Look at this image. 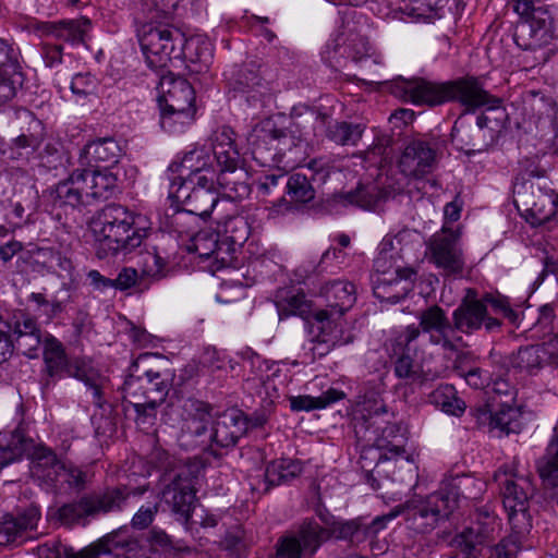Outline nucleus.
Segmentation results:
<instances>
[{"label": "nucleus", "instance_id": "nucleus-1", "mask_svg": "<svg viewBox=\"0 0 558 558\" xmlns=\"http://www.w3.org/2000/svg\"><path fill=\"white\" fill-rule=\"evenodd\" d=\"M305 132L301 122L291 121L281 128L272 119L257 123L247 135L252 157L262 166L282 163L284 170L296 166L303 153Z\"/></svg>", "mask_w": 558, "mask_h": 558}, {"label": "nucleus", "instance_id": "nucleus-2", "mask_svg": "<svg viewBox=\"0 0 558 558\" xmlns=\"http://www.w3.org/2000/svg\"><path fill=\"white\" fill-rule=\"evenodd\" d=\"M99 258L129 254L140 247L146 229L135 226V215L119 204L105 206L90 222Z\"/></svg>", "mask_w": 558, "mask_h": 558}, {"label": "nucleus", "instance_id": "nucleus-3", "mask_svg": "<svg viewBox=\"0 0 558 558\" xmlns=\"http://www.w3.org/2000/svg\"><path fill=\"white\" fill-rule=\"evenodd\" d=\"M459 501V487L454 483H448L424 498L411 499L396 507L390 513L377 518L375 523L391 521L403 514L410 530L428 534L449 519Z\"/></svg>", "mask_w": 558, "mask_h": 558}, {"label": "nucleus", "instance_id": "nucleus-4", "mask_svg": "<svg viewBox=\"0 0 558 558\" xmlns=\"http://www.w3.org/2000/svg\"><path fill=\"white\" fill-rule=\"evenodd\" d=\"M169 196L184 205L182 211H178L173 223L179 226L187 215L206 219L216 207L219 193L211 178L183 175L170 177Z\"/></svg>", "mask_w": 558, "mask_h": 558}, {"label": "nucleus", "instance_id": "nucleus-5", "mask_svg": "<svg viewBox=\"0 0 558 558\" xmlns=\"http://www.w3.org/2000/svg\"><path fill=\"white\" fill-rule=\"evenodd\" d=\"M514 9L520 15L513 34L518 47L523 50H537L553 44V17L545 7H535L531 0H520Z\"/></svg>", "mask_w": 558, "mask_h": 558}, {"label": "nucleus", "instance_id": "nucleus-6", "mask_svg": "<svg viewBox=\"0 0 558 558\" xmlns=\"http://www.w3.org/2000/svg\"><path fill=\"white\" fill-rule=\"evenodd\" d=\"M509 475L510 477L501 482L502 504L511 532L519 541L527 535L533 526L530 501L535 487L529 476L519 475L512 471Z\"/></svg>", "mask_w": 558, "mask_h": 558}, {"label": "nucleus", "instance_id": "nucleus-7", "mask_svg": "<svg viewBox=\"0 0 558 558\" xmlns=\"http://www.w3.org/2000/svg\"><path fill=\"white\" fill-rule=\"evenodd\" d=\"M320 295L325 299L327 308L315 312L314 319L317 323V329L322 331L323 342L345 343L342 341L337 327L336 317L342 316L349 311L355 300V287L347 280H333L326 283Z\"/></svg>", "mask_w": 558, "mask_h": 558}, {"label": "nucleus", "instance_id": "nucleus-8", "mask_svg": "<svg viewBox=\"0 0 558 558\" xmlns=\"http://www.w3.org/2000/svg\"><path fill=\"white\" fill-rule=\"evenodd\" d=\"M138 40L148 66L165 69L172 58L183 54L184 37L166 26L144 24L138 31Z\"/></svg>", "mask_w": 558, "mask_h": 558}, {"label": "nucleus", "instance_id": "nucleus-9", "mask_svg": "<svg viewBox=\"0 0 558 558\" xmlns=\"http://www.w3.org/2000/svg\"><path fill=\"white\" fill-rule=\"evenodd\" d=\"M390 349L397 360L395 375L398 378L415 380L422 373L423 365L433 359L421 345V331L414 325L407 326L390 339Z\"/></svg>", "mask_w": 558, "mask_h": 558}, {"label": "nucleus", "instance_id": "nucleus-10", "mask_svg": "<svg viewBox=\"0 0 558 558\" xmlns=\"http://www.w3.org/2000/svg\"><path fill=\"white\" fill-rule=\"evenodd\" d=\"M452 324L456 335L457 331L472 335L482 327L487 332H495L501 327V320L489 315L485 302L481 301L474 289H466L461 303L452 312Z\"/></svg>", "mask_w": 558, "mask_h": 558}, {"label": "nucleus", "instance_id": "nucleus-11", "mask_svg": "<svg viewBox=\"0 0 558 558\" xmlns=\"http://www.w3.org/2000/svg\"><path fill=\"white\" fill-rule=\"evenodd\" d=\"M227 80L233 97L244 100L250 107H264L271 97L268 83L253 62L235 66L227 74Z\"/></svg>", "mask_w": 558, "mask_h": 558}, {"label": "nucleus", "instance_id": "nucleus-12", "mask_svg": "<svg viewBox=\"0 0 558 558\" xmlns=\"http://www.w3.org/2000/svg\"><path fill=\"white\" fill-rule=\"evenodd\" d=\"M429 251L433 263L446 275L462 272L464 258L459 228H449L445 223L441 230L432 236Z\"/></svg>", "mask_w": 558, "mask_h": 558}, {"label": "nucleus", "instance_id": "nucleus-13", "mask_svg": "<svg viewBox=\"0 0 558 558\" xmlns=\"http://www.w3.org/2000/svg\"><path fill=\"white\" fill-rule=\"evenodd\" d=\"M328 536V531L317 522L305 521L295 533L279 538L276 558L312 557Z\"/></svg>", "mask_w": 558, "mask_h": 558}, {"label": "nucleus", "instance_id": "nucleus-14", "mask_svg": "<svg viewBox=\"0 0 558 558\" xmlns=\"http://www.w3.org/2000/svg\"><path fill=\"white\" fill-rule=\"evenodd\" d=\"M418 330L428 335L429 343L439 345L442 350L456 352L463 342L461 336L454 333L453 324L447 317L446 312L438 305L429 306L421 311L418 315ZM421 345L423 339L421 338Z\"/></svg>", "mask_w": 558, "mask_h": 558}, {"label": "nucleus", "instance_id": "nucleus-15", "mask_svg": "<svg viewBox=\"0 0 558 558\" xmlns=\"http://www.w3.org/2000/svg\"><path fill=\"white\" fill-rule=\"evenodd\" d=\"M452 143L466 154L485 150L496 140V130L488 125V118L477 117L475 123H468L460 117L451 130Z\"/></svg>", "mask_w": 558, "mask_h": 558}, {"label": "nucleus", "instance_id": "nucleus-16", "mask_svg": "<svg viewBox=\"0 0 558 558\" xmlns=\"http://www.w3.org/2000/svg\"><path fill=\"white\" fill-rule=\"evenodd\" d=\"M514 203L525 211L526 219L532 225H543L555 216L558 207V196L534 186L533 183H524L515 192Z\"/></svg>", "mask_w": 558, "mask_h": 558}, {"label": "nucleus", "instance_id": "nucleus-17", "mask_svg": "<svg viewBox=\"0 0 558 558\" xmlns=\"http://www.w3.org/2000/svg\"><path fill=\"white\" fill-rule=\"evenodd\" d=\"M160 495L161 500L171 508L174 514L184 522L189 521L194 509L196 490L194 478L187 469L177 472Z\"/></svg>", "mask_w": 558, "mask_h": 558}, {"label": "nucleus", "instance_id": "nucleus-18", "mask_svg": "<svg viewBox=\"0 0 558 558\" xmlns=\"http://www.w3.org/2000/svg\"><path fill=\"white\" fill-rule=\"evenodd\" d=\"M449 101H458L466 112H474L482 107L494 110L501 106V99L485 90L473 76L449 81Z\"/></svg>", "mask_w": 558, "mask_h": 558}, {"label": "nucleus", "instance_id": "nucleus-19", "mask_svg": "<svg viewBox=\"0 0 558 558\" xmlns=\"http://www.w3.org/2000/svg\"><path fill=\"white\" fill-rule=\"evenodd\" d=\"M389 418H381V423H385V426H380L378 420L362 425V427H365L366 433L369 434L364 436L366 441L372 442L380 451L379 460H390L405 453L407 438L401 433V427L390 423Z\"/></svg>", "mask_w": 558, "mask_h": 558}, {"label": "nucleus", "instance_id": "nucleus-20", "mask_svg": "<svg viewBox=\"0 0 558 558\" xmlns=\"http://www.w3.org/2000/svg\"><path fill=\"white\" fill-rule=\"evenodd\" d=\"M172 414L179 416L178 423H181L183 432L197 437L206 433L211 420L208 405L192 398H180L177 402H171L168 405L167 415Z\"/></svg>", "mask_w": 558, "mask_h": 558}, {"label": "nucleus", "instance_id": "nucleus-21", "mask_svg": "<svg viewBox=\"0 0 558 558\" xmlns=\"http://www.w3.org/2000/svg\"><path fill=\"white\" fill-rule=\"evenodd\" d=\"M436 157V148L432 143L414 140L405 146L399 159V168L408 177H423L434 169Z\"/></svg>", "mask_w": 558, "mask_h": 558}, {"label": "nucleus", "instance_id": "nucleus-22", "mask_svg": "<svg viewBox=\"0 0 558 558\" xmlns=\"http://www.w3.org/2000/svg\"><path fill=\"white\" fill-rule=\"evenodd\" d=\"M92 27V21L85 16L58 22H37L34 25L41 36H52L72 46L85 44Z\"/></svg>", "mask_w": 558, "mask_h": 558}, {"label": "nucleus", "instance_id": "nucleus-23", "mask_svg": "<svg viewBox=\"0 0 558 558\" xmlns=\"http://www.w3.org/2000/svg\"><path fill=\"white\" fill-rule=\"evenodd\" d=\"M158 89L159 106L196 109L195 90L185 78L169 72L160 77Z\"/></svg>", "mask_w": 558, "mask_h": 558}, {"label": "nucleus", "instance_id": "nucleus-24", "mask_svg": "<svg viewBox=\"0 0 558 558\" xmlns=\"http://www.w3.org/2000/svg\"><path fill=\"white\" fill-rule=\"evenodd\" d=\"M248 429L247 417L239 409H229L215 421L210 439L218 447H233Z\"/></svg>", "mask_w": 558, "mask_h": 558}, {"label": "nucleus", "instance_id": "nucleus-25", "mask_svg": "<svg viewBox=\"0 0 558 558\" xmlns=\"http://www.w3.org/2000/svg\"><path fill=\"white\" fill-rule=\"evenodd\" d=\"M400 87L405 99L414 105L439 106L449 101V81L437 83L414 78L403 81Z\"/></svg>", "mask_w": 558, "mask_h": 558}, {"label": "nucleus", "instance_id": "nucleus-26", "mask_svg": "<svg viewBox=\"0 0 558 558\" xmlns=\"http://www.w3.org/2000/svg\"><path fill=\"white\" fill-rule=\"evenodd\" d=\"M544 364L558 365V336L541 344L521 348L513 359V366L533 374Z\"/></svg>", "mask_w": 558, "mask_h": 558}, {"label": "nucleus", "instance_id": "nucleus-27", "mask_svg": "<svg viewBox=\"0 0 558 558\" xmlns=\"http://www.w3.org/2000/svg\"><path fill=\"white\" fill-rule=\"evenodd\" d=\"M68 377L76 378L92 391L93 403L102 408L105 404V390L109 385V379L105 376L97 365L89 357L72 359V366Z\"/></svg>", "mask_w": 558, "mask_h": 558}, {"label": "nucleus", "instance_id": "nucleus-28", "mask_svg": "<svg viewBox=\"0 0 558 558\" xmlns=\"http://www.w3.org/2000/svg\"><path fill=\"white\" fill-rule=\"evenodd\" d=\"M415 272L410 268H396L395 276H377L373 283L374 295L388 303H398L412 290Z\"/></svg>", "mask_w": 558, "mask_h": 558}, {"label": "nucleus", "instance_id": "nucleus-29", "mask_svg": "<svg viewBox=\"0 0 558 558\" xmlns=\"http://www.w3.org/2000/svg\"><path fill=\"white\" fill-rule=\"evenodd\" d=\"M87 172L77 168L65 180L60 181L51 191L53 205L75 208L87 203Z\"/></svg>", "mask_w": 558, "mask_h": 558}, {"label": "nucleus", "instance_id": "nucleus-30", "mask_svg": "<svg viewBox=\"0 0 558 558\" xmlns=\"http://www.w3.org/2000/svg\"><path fill=\"white\" fill-rule=\"evenodd\" d=\"M44 372L47 375L46 385L69 376L72 359H69L62 342L52 335H46L43 340Z\"/></svg>", "mask_w": 558, "mask_h": 558}, {"label": "nucleus", "instance_id": "nucleus-31", "mask_svg": "<svg viewBox=\"0 0 558 558\" xmlns=\"http://www.w3.org/2000/svg\"><path fill=\"white\" fill-rule=\"evenodd\" d=\"M63 465V461L59 460L53 451L48 448H36L31 462L32 476L45 489H58L59 487V468Z\"/></svg>", "mask_w": 558, "mask_h": 558}, {"label": "nucleus", "instance_id": "nucleus-32", "mask_svg": "<svg viewBox=\"0 0 558 558\" xmlns=\"http://www.w3.org/2000/svg\"><path fill=\"white\" fill-rule=\"evenodd\" d=\"M385 393V384L381 378L364 381L359 390V405L365 413L366 418L363 425L378 420L380 416L392 417L389 412L383 395Z\"/></svg>", "mask_w": 558, "mask_h": 558}, {"label": "nucleus", "instance_id": "nucleus-33", "mask_svg": "<svg viewBox=\"0 0 558 558\" xmlns=\"http://www.w3.org/2000/svg\"><path fill=\"white\" fill-rule=\"evenodd\" d=\"M40 519L39 509L36 507L27 508L20 517L5 515L0 521V546L12 543H22L28 531L36 529Z\"/></svg>", "mask_w": 558, "mask_h": 558}, {"label": "nucleus", "instance_id": "nucleus-34", "mask_svg": "<svg viewBox=\"0 0 558 558\" xmlns=\"http://www.w3.org/2000/svg\"><path fill=\"white\" fill-rule=\"evenodd\" d=\"M372 46L367 38L359 34H338L326 45V53L331 61L337 57L348 58L354 62H361L371 56Z\"/></svg>", "mask_w": 558, "mask_h": 558}, {"label": "nucleus", "instance_id": "nucleus-35", "mask_svg": "<svg viewBox=\"0 0 558 558\" xmlns=\"http://www.w3.org/2000/svg\"><path fill=\"white\" fill-rule=\"evenodd\" d=\"M213 159L205 149H194L186 153L181 162H172L167 169V175H183L184 178L205 177L215 181L216 172L213 169Z\"/></svg>", "mask_w": 558, "mask_h": 558}, {"label": "nucleus", "instance_id": "nucleus-36", "mask_svg": "<svg viewBox=\"0 0 558 558\" xmlns=\"http://www.w3.org/2000/svg\"><path fill=\"white\" fill-rule=\"evenodd\" d=\"M122 148L112 137H104L87 143L78 158L80 166L94 167L99 162L117 163Z\"/></svg>", "mask_w": 558, "mask_h": 558}, {"label": "nucleus", "instance_id": "nucleus-37", "mask_svg": "<svg viewBox=\"0 0 558 558\" xmlns=\"http://www.w3.org/2000/svg\"><path fill=\"white\" fill-rule=\"evenodd\" d=\"M147 486H140L131 492L125 488H112L107 489L105 493L100 495H95L92 497H86L89 514H96L99 512H109L121 509L122 505L125 502L126 498L130 495H143L147 492Z\"/></svg>", "mask_w": 558, "mask_h": 558}, {"label": "nucleus", "instance_id": "nucleus-38", "mask_svg": "<svg viewBox=\"0 0 558 558\" xmlns=\"http://www.w3.org/2000/svg\"><path fill=\"white\" fill-rule=\"evenodd\" d=\"M245 179L246 172L240 166H236L233 170L220 169V173L215 178V184L219 185L225 197L231 201H241L251 193Z\"/></svg>", "mask_w": 558, "mask_h": 558}, {"label": "nucleus", "instance_id": "nucleus-39", "mask_svg": "<svg viewBox=\"0 0 558 558\" xmlns=\"http://www.w3.org/2000/svg\"><path fill=\"white\" fill-rule=\"evenodd\" d=\"M149 359V354H142L131 366V373L124 380L122 387L123 400L131 405H141L146 400L145 384H149V378L142 374L141 366Z\"/></svg>", "mask_w": 558, "mask_h": 558}, {"label": "nucleus", "instance_id": "nucleus-40", "mask_svg": "<svg viewBox=\"0 0 558 558\" xmlns=\"http://www.w3.org/2000/svg\"><path fill=\"white\" fill-rule=\"evenodd\" d=\"M87 172L86 193L88 199H108L117 189V177L108 170H97L94 167H83Z\"/></svg>", "mask_w": 558, "mask_h": 558}, {"label": "nucleus", "instance_id": "nucleus-41", "mask_svg": "<svg viewBox=\"0 0 558 558\" xmlns=\"http://www.w3.org/2000/svg\"><path fill=\"white\" fill-rule=\"evenodd\" d=\"M135 546L136 542L124 538L122 532H114L77 553H66L65 558H101L114 549L128 548L131 550Z\"/></svg>", "mask_w": 558, "mask_h": 558}, {"label": "nucleus", "instance_id": "nucleus-42", "mask_svg": "<svg viewBox=\"0 0 558 558\" xmlns=\"http://www.w3.org/2000/svg\"><path fill=\"white\" fill-rule=\"evenodd\" d=\"M218 233H211V232H199L194 236L193 246L194 251L198 254L202 258H214L215 260L219 262L220 267H227L230 265L232 260V256L230 254V246L227 245L226 247V257L220 256L221 255V245L218 241Z\"/></svg>", "mask_w": 558, "mask_h": 558}, {"label": "nucleus", "instance_id": "nucleus-43", "mask_svg": "<svg viewBox=\"0 0 558 558\" xmlns=\"http://www.w3.org/2000/svg\"><path fill=\"white\" fill-rule=\"evenodd\" d=\"M251 226L243 215L227 216L218 222V235L222 234L226 242L233 246H242L248 239Z\"/></svg>", "mask_w": 558, "mask_h": 558}, {"label": "nucleus", "instance_id": "nucleus-44", "mask_svg": "<svg viewBox=\"0 0 558 558\" xmlns=\"http://www.w3.org/2000/svg\"><path fill=\"white\" fill-rule=\"evenodd\" d=\"M276 306L280 318L291 315L303 316L310 311L305 294L294 289H281L276 294Z\"/></svg>", "mask_w": 558, "mask_h": 558}, {"label": "nucleus", "instance_id": "nucleus-45", "mask_svg": "<svg viewBox=\"0 0 558 558\" xmlns=\"http://www.w3.org/2000/svg\"><path fill=\"white\" fill-rule=\"evenodd\" d=\"M302 472V465L299 461L291 459H279L270 462L265 471L266 488L286 484L299 476Z\"/></svg>", "mask_w": 558, "mask_h": 558}, {"label": "nucleus", "instance_id": "nucleus-46", "mask_svg": "<svg viewBox=\"0 0 558 558\" xmlns=\"http://www.w3.org/2000/svg\"><path fill=\"white\" fill-rule=\"evenodd\" d=\"M536 466L541 478L546 485H558V425L555 426L546 452L537 461Z\"/></svg>", "mask_w": 558, "mask_h": 558}, {"label": "nucleus", "instance_id": "nucleus-47", "mask_svg": "<svg viewBox=\"0 0 558 558\" xmlns=\"http://www.w3.org/2000/svg\"><path fill=\"white\" fill-rule=\"evenodd\" d=\"M183 53L192 63L198 64L195 72H206L213 60V46L209 40L202 37L184 39Z\"/></svg>", "mask_w": 558, "mask_h": 558}, {"label": "nucleus", "instance_id": "nucleus-48", "mask_svg": "<svg viewBox=\"0 0 558 558\" xmlns=\"http://www.w3.org/2000/svg\"><path fill=\"white\" fill-rule=\"evenodd\" d=\"M28 448V441L19 430L0 434V471L19 460Z\"/></svg>", "mask_w": 558, "mask_h": 558}, {"label": "nucleus", "instance_id": "nucleus-49", "mask_svg": "<svg viewBox=\"0 0 558 558\" xmlns=\"http://www.w3.org/2000/svg\"><path fill=\"white\" fill-rule=\"evenodd\" d=\"M365 125L347 121H336L328 125L326 136L341 146H355L362 138Z\"/></svg>", "mask_w": 558, "mask_h": 558}, {"label": "nucleus", "instance_id": "nucleus-50", "mask_svg": "<svg viewBox=\"0 0 558 558\" xmlns=\"http://www.w3.org/2000/svg\"><path fill=\"white\" fill-rule=\"evenodd\" d=\"M387 198L388 193L375 183L360 185L345 195L348 203L368 210L376 209Z\"/></svg>", "mask_w": 558, "mask_h": 558}, {"label": "nucleus", "instance_id": "nucleus-51", "mask_svg": "<svg viewBox=\"0 0 558 558\" xmlns=\"http://www.w3.org/2000/svg\"><path fill=\"white\" fill-rule=\"evenodd\" d=\"M22 118L29 122L28 133H22L12 142L14 150H26L27 154H34L40 146L43 141V124L40 120L35 118L33 112L24 110Z\"/></svg>", "mask_w": 558, "mask_h": 558}, {"label": "nucleus", "instance_id": "nucleus-52", "mask_svg": "<svg viewBox=\"0 0 558 558\" xmlns=\"http://www.w3.org/2000/svg\"><path fill=\"white\" fill-rule=\"evenodd\" d=\"M307 171L311 172V177L303 172H295L286 180L284 189L292 202L308 203L314 199L315 189L311 182L313 168L310 167Z\"/></svg>", "mask_w": 558, "mask_h": 558}, {"label": "nucleus", "instance_id": "nucleus-53", "mask_svg": "<svg viewBox=\"0 0 558 558\" xmlns=\"http://www.w3.org/2000/svg\"><path fill=\"white\" fill-rule=\"evenodd\" d=\"M160 108V125L169 133L182 132L186 126L191 125L195 120L196 109L187 108Z\"/></svg>", "mask_w": 558, "mask_h": 558}, {"label": "nucleus", "instance_id": "nucleus-54", "mask_svg": "<svg viewBox=\"0 0 558 558\" xmlns=\"http://www.w3.org/2000/svg\"><path fill=\"white\" fill-rule=\"evenodd\" d=\"M474 534L480 541L486 543L494 539L500 531V521L494 510L488 506L476 509L474 524Z\"/></svg>", "mask_w": 558, "mask_h": 558}, {"label": "nucleus", "instance_id": "nucleus-55", "mask_svg": "<svg viewBox=\"0 0 558 558\" xmlns=\"http://www.w3.org/2000/svg\"><path fill=\"white\" fill-rule=\"evenodd\" d=\"M344 392L336 389V388H329L328 390L324 391L318 397H312V396H299L293 397L290 400L291 409L293 411H312L316 409H325L329 407L330 404L338 402L344 398Z\"/></svg>", "mask_w": 558, "mask_h": 558}, {"label": "nucleus", "instance_id": "nucleus-56", "mask_svg": "<svg viewBox=\"0 0 558 558\" xmlns=\"http://www.w3.org/2000/svg\"><path fill=\"white\" fill-rule=\"evenodd\" d=\"M484 543L474 534V527L468 526L457 533L449 545L453 549V558H480L481 549Z\"/></svg>", "mask_w": 558, "mask_h": 558}, {"label": "nucleus", "instance_id": "nucleus-57", "mask_svg": "<svg viewBox=\"0 0 558 558\" xmlns=\"http://www.w3.org/2000/svg\"><path fill=\"white\" fill-rule=\"evenodd\" d=\"M144 375L149 378V384H145L146 399L151 404H161L169 392L171 372L144 369Z\"/></svg>", "mask_w": 558, "mask_h": 558}, {"label": "nucleus", "instance_id": "nucleus-58", "mask_svg": "<svg viewBox=\"0 0 558 558\" xmlns=\"http://www.w3.org/2000/svg\"><path fill=\"white\" fill-rule=\"evenodd\" d=\"M430 398L446 413L458 416L465 410V403L456 396V389L451 385L438 386L432 392Z\"/></svg>", "mask_w": 558, "mask_h": 558}, {"label": "nucleus", "instance_id": "nucleus-59", "mask_svg": "<svg viewBox=\"0 0 558 558\" xmlns=\"http://www.w3.org/2000/svg\"><path fill=\"white\" fill-rule=\"evenodd\" d=\"M448 0H401L400 3H391L395 12H400L409 17H421L439 8Z\"/></svg>", "mask_w": 558, "mask_h": 558}, {"label": "nucleus", "instance_id": "nucleus-60", "mask_svg": "<svg viewBox=\"0 0 558 558\" xmlns=\"http://www.w3.org/2000/svg\"><path fill=\"white\" fill-rule=\"evenodd\" d=\"M521 414L519 410L507 407L495 412L493 430L500 434H518L522 429Z\"/></svg>", "mask_w": 558, "mask_h": 558}, {"label": "nucleus", "instance_id": "nucleus-61", "mask_svg": "<svg viewBox=\"0 0 558 558\" xmlns=\"http://www.w3.org/2000/svg\"><path fill=\"white\" fill-rule=\"evenodd\" d=\"M113 289L121 291L134 288L136 293H144L149 289V282L132 267L122 268L113 279Z\"/></svg>", "mask_w": 558, "mask_h": 558}, {"label": "nucleus", "instance_id": "nucleus-62", "mask_svg": "<svg viewBox=\"0 0 558 558\" xmlns=\"http://www.w3.org/2000/svg\"><path fill=\"white\" fill-rule=\"evenodd\" d=\"M98 86L97 78L89 72L75 74L70 82V89L75 96L76 101L84 100L93 95Z\"/></svg>", "mask_w": 558, "mask_h": 558}, {"label": "nucleus", "instance_id": "nucleus-63", "mask_svg": "<svg viewBox=\"0 0 558 558\" xmlns=\"http://www.w3.org/2000/svg\"><path fill=\"white\" fill-rule=\"evenodd\" d=\"M289 170H284L283 166L277 168L276 172L260 175L256 182L257 193L262 196L275 195L281 191V181L284 180Z\"/></svg>", "mask_w": 558, "mask_h": 558}, {"label": "nucleus", "instance_id": "nucleus-64", "mask_svg": "<svg viewBox=\"0 0 558 558\" xmlns=\"http://www.w3.org/2000/svg\"><path fill=\"white\" fill-rule=\"evenodd\" d=\"M0 74H23L12 45L0 38Z\"/></svg>", "mask_w": 558, "mask_h": 558}]
</instances>
